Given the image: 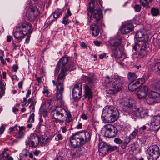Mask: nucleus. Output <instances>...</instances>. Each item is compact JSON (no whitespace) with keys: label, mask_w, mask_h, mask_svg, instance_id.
Returning <instances> with one entry per match:
<instances>
[{"label":"nucleus","mask_w":160,"mask_h":160,"mask_svg":"<svg viewBox=\"0 0 160 160\" xmlns=\"http://www.w3.org/2000/svg\"><path fill=\"white\" fill-rule=\"evenodd\" d=\"M68 57L65 56L62 58L57 63V66L55 71V75L58 74L60 68H61V71L57 78V80H53L52 82L54 86L56 87V97L58 100L62 99V93L64 89L63 82L65 78V70L66 67L68 66Z\"/></svg>","instance_id":"obj_1"},{"label":"nucleus","mask_w":160,"mask_h":160,"mask_svg":"<svg viewBox=\"0 0 160 160\" xmlns=\"http://www.w3.org/2000/svg\"><path fill=\"white\" fill-rule=\"evenodd\" d=\"M124 82L122 77L117 75H112L111 77L106 76L105 82L107 84L106 92L111 94L121 90L123 88L122 85Z\"/></svg>","instance_id":"obj_2"},{"label":"nucleus","mask_w":160,"mask_h":160,"mask_svg":"<svg viewBox=\"0 0 160 160\" xmlns=\"http://www.w3.org/2000/svg\"><path fill=\"white\" fill-rule=\"evenodd\" d=\"M91 136V133L88 131L76 132L70 137V144L74 148L80 147L90 140Z\"/></svg>","instance_id":"obj_3"},{"label":"nucleus","mask_w":160,"mask_h":160,"mask_svg":"<svg viewBox=\"0 0 160 160\" xmlns=\"http://www.w3.org/2000/svg\"><path fill=\"white\" fill-rule=\"evenodd\" d=\"M52 118L54 121L59 123L65 121L66 125L72 120V116L69 112L62 107H58L52 112Z\"/></svg>","instance_id":"obj_4"},{"label":"nucleus","mask_w":160,"mask_h":160,"mask_svg":"<svg viewBox=\"0 0 160 160\" xmlns=\"http://www.w3.org/2000/svg\"><path fill=\"white\" fill-rule=\"evenodd\" d=\"M118 110L113 106L108 105L103 109L101 119L104 123L113 122L119 117Z\"/></svg>","instance_id":"obj_5"},{"label":"nucleus","mask_w":160,"mask_h":160,"mask_svg":"<svg viewBox=\"0 0 160 160\" xmlns=\"http://www.w3.org/2000/svg\"><path fill=\"white\" fill-rule=\"evenodd\" d=\"M31 0H28L26 5V15L28 19L30 22L33 21L39 14V11L41 9V4L37 3L31 5Z\"/></svg>","instance_id":"obj_6"},{"label":"nucleus","mask_w":160,"mask_h":160,"mask_svg":"<svg viewBox=\"0 0 160 160\" xmlns=\"http://www.w3.org/2000/svg\"><path fill=\"white\" fill-rule=\"evenodd\" d=\"M134 101L132 99H125L120 103V107L122 110L129 114H132L135 110Z\"/></svg>","instance_id":"obj_7"},{"label":"nucleus","mask_w":160,"mask_h":160,"mask_svg":"<svg viewBox=\"0 0 160 160\" xmlns=\"http://www.w3.org/2000/svg\"><path fill=\"white\" fill-rule=\"evenodd\" d=\"M148 160H157L160 156V151L158 147L154 145L150 146L147 151Z\"/></svg>","instance_id":"obj_8"},{"label":"nucleus","mask_w":160,"mask_h":160,"mask_svg":"<svg viewBox=\"0 0 160 160\" xmlns=\"http://www.w3.org/2000/svg\"><path fill=\"white\" fill-rule=\"evenodd\" d=\"M82 79L83 80L86 81L88 83L84 84V89L85 90L84 97L86 98L88 97V99L90 101L92 99V94L91 91L89 86L92 87V80L91 78L83 75L82 77Z\"/></svg>","instance_id":"obj_9"},{"label":"nucleus","mask_w":160,"mask_h":160,"mask_svg":"<svg viewBox=\"0 0 160 160\" xmlns=\"http://www.w3.org/2000/svg\"><path fill=\"white\" fill-rule=\"evenodd\" d=\"M82 85L79 83L76 84L72 90V96L73 99L76 101L79 100L82 94Z\"/></svg>","instance_id":"obj_10"},{"label":"nucleus","mask_w":160,"mask_h":160,"mask_svg":"<svg viewBox=\"0 0 160 160\" xmlns=\"http://www.w3.org/2000/svg\"><path fill=\"white\" fill-rule=\"evenodd\" d=\"M29 146L31 147H37L39 144V137L35 133H31L29 137L28 141H26Z\"/></svg>","instance_id":"obj_11"},{"label":"nucleus","mask_w":160,"mask_h":160,"mask_svg":"<svg viewBox=\"0 0 160 160\" xmlns=\"http://www.w3.org/2000/svg\"><path fill=\"white\" fill-rule=\"evenodd\" d=\"M92 15L93 17L92 20L95 22L97 24L100 23L102 25V15L101 11L97 9H94L93 7V11L92 12Z\"/></svg>","instance_id":"obj_12"},{"label":"nucleus","mask_w":160,"mask_h":160,"mask_svg":"<svg viewBox=\"0 0 160 160\" xmlns=\"http://www.w3.org/2000/svg\"><path fill=\"white\" fill-rule=\"evenodd\" d=\"M23 33L22 30L20 29L18 25L14 28L13 35L15 38L19 42H20L24 38L25 35Z\"/></svg>","instance_id":"obj_13"},{"label":"nucleus","mask_w":160,"mask_h":160,"mask_svg":"<svg viewBox=\"0 0 160 160\" xmlns=\"http://www.w3.org/2000/svg\"><path fill=\"white\" fill-rule=\"evenodd\" d=\"M148 92V88L146 86H143L140 87L137 93V96L139 99L145 98Z\"/></svg>","instance_id":"obj_14"},{"label":"nucleus","mask_w":160,"mask_h":160,"mask_svg":"<svg viewBox=\"0 0 160 160\" xmlns=\"http://www.w3.org/2000/svg\"><path fill=\"white\" fill-rule=\"evenodd\" d=\"M132 114L139 118H142L148 116V112L147 111L143 109L142 108L135 107V110Z\"/></svg>","instance_id":"obj_15"},{"label":"nucleus","mask_w":160,"mask_h":160,"mask_svg":"<svg viewBox=\"0 0 160 160\" xmlns=\"http://www.w3.org/2000/svg\"><path fill=\"white\" fill-rule=\"evenodd\" d=\"M134 26L132 23L129 22H126L123 25L121 29V32L123 34H126L131 32L133 29Z\"/></svg>","instance_id":"obj_16"},{"label":"nucleus","mask_w":160,"mask_h":160,"mask_svg":"<svg viewBox=\"0 0 160 160\" xmlns=\"http://www.w3.org/2000/svg\"><path fill=\"white\" fill-rule=\"evenodd\" d=\"M18 26L20 28V29L22 30V31L23 32V34L25 35L26 34H31L32 31L31 30L32 28V25L30 23H28L26 24H19Z\"/></svg>","instance_id":"obj_17"},{"label":"nucleus","mask_w":160,"mask_h":160,"mask_svg":"<svg viewBox=\"0 0 160 160\" xmlns=\"http://www.w3.org/2000/svg\"><path fill=\"white\" fill-rule=\"evenodd\" d=\"M98 147L99 155L102 156L107 153L108 144L106 143L103 142H99Z\"/></svg>","instance_id":"obj_18"},{"label":"nucleus","mask_w":160,"mask_h":160,"mask_svg":"<svg viewBox=\"0 0 160 160\" xmlns=\"http://www.w3.org/2000/svg\"><path fill=\"white\" fill-rule=\"evenodd\" d=\"M147 41H148V40L143 42L139 52V55L140 58H144L148 54V51H151L149 48L147 47V45H146L147 43L148 42Z\"/></svg>","instance_id":"obj_19"},{"label":"nucleus","mask_w":160,"mask_h":160,"mask_svg":"<svg viewBox=\"0 0 160 160\" xmlns=\"http://www.w3.org/2000/svg\"><path fill=\"white\" fill-rule=\"evenodd\" d=\"M121 39L117 37L111 38L109 41L110 46L114 48L118 47L121 43Z\"/></svg>","instance_id":"obj_20"},{"label":"nucleus","mask_w":160,"mask_h":160,"mask_svg":"<svg viewBox=\"0 0 160 160\" xmlns=\"http://www.w3.org/2000/svg\"><path fill=\"white\" fill-rule=\"evenodd\" d=\"M100 23L96 25L95 24H92L90 27V32L94 36H97L99 33V29L98 26L100 27Z\"/></svg>","instance_id":"obj_21"},{"label":"nucleus","mask_w":160,"mask_h":160,"mask_svg":"<svg viewBox=\"0 0 160 160\" xmlns=\"http://www.w3.org/2000/svg\"><path fill=\"white\" fill-rule=\"evenodd\" d=\"M94 0H91V2H89V7L88 9V17L87 18L88 23L91 22V21L92 20L91 17L92 16V12L93 11V7L94 6Z\"/></svg>","instance_id":"obj_22"},{"label":"nucleus","mask_w":160,"mask_h":160,"mask_svg":"<svg viewBox=\"0 0 160 160\" xmlns=\"http://www.w3.org/2000/svg\"><path fill=\"white\" fill-rule=\"evenodd\" d=\"M6 86V83L4 80H2V76L0 74V98L5 94Z\"/></svg>","instance_id":"obj_23"},{"label":"nucleus","mask_w":160,"mask_h":160,"mask_svg":"<svg viewBox=\"0 0 160 160\" xmlns=\"http://www.w3.org/2000/svg\"><path fill=\"white\" fill-rule=\"evenodd\" d=\"M145 34L143 31H138L135 34V38L137 41H143L145 40Z\"/></svg>","instance_id":"obj_24"},{"label":"nucleus","mask_w":160,"mask_h":160,"mask_svg":"<svg viewBox=\"0 0 160 160\" xmlns=\"http://www.w3.org/2000/svg\"><path fill=\"white\" fill-rule=\"evenodd\" d=\"M50 141V139L47 137H42L39 138V143L41 146H44L46 145Z\"/></svg>","instance_id":"obj_25"},{"label":"nucleus","mask_w":160,"mask_h":160,"mask_svg":"<svg viewBox=\"0 0 160 160\" xmlns=\"http://www.w3.org/2000/svg\"><path fill=\"white\" fill-rule=\"evenodd\" d=\"M81 153V150L80 148H78L75 151L71 150L70 151V155L73 158H75L78 157Z\"/></svg>","instance_id":"obj_26"},{"label":"nucleus","mask_w":160,"mask_h":160,"mask_svg":"<svg viewBox=\"0 0 160 160\" xmlns=\"http://www.w3.org/2000/svg\"><path fill=\"white\" fill-rule=\"evenodd\" d=\"M113 128V125H107L105 126V130L104 131V136L109 138V135L112 129Z\"/></svg>","instance_id":"obj_27"},{"label":"nucleus","mask_w":160,"mask_h":160,"mask_svg":"<svg viewBox=\"0 0 160 160\" xmlns=\"http://www.w3.org/2000/svg\"><path fill=\"white\" fill-rule=\"evenodd\" d=\"M146 101L147 103L149 105H153L160 102L159 100L154 99L150 97H148V98Z\"/></svg>","instance_id":"obj_28"},{"label":"nucleus","mask_w":160,"mask_h":160,"mask_svg":"<svg viewBox=\"0 0 160 160\" xmlns=\"http://www.w3.org/2000/svg\"><path fill=\"white\" fill-rule=\"evenodd\" d=\"M128 79L131 82H133L137 78V75L133 72H129L127 75Z\"/></svg>","instance_id":"obj_29"},{"label":"nucleus","mask_w":160,"mask_h":160,"mask_svg":"<svg viewBox=\"0 0 160 160\" xmlns=\"http://www.w3.org/2000/svg\"><path fill=\"white\" fill-rule=\"evenodd\" d=\"M153 70L156 74L160 75V62L155 64Z\"/></svg>","instance_id":"obj_30"},{"label":"nucleus","mask_w":160,"mask_h":160,"mask_svg":"<svg viewBox=\"0 0 160 160\" xmlns=\"http://www.w3.org/2000/svg\"><path fill=\"white\" fill-rule=\"evenodd\" d=\"M131 140L127 136L125 137L124 139V141L122 142L121 145V148L123 149H125L128 144L129 143Z\"/></svg>","instance_id":"obj_31"},{"label":"nucleus","mask_w":160,"mask_h":160,"mask_svg":"<svg viewBox=\"0 0 160 160\" xmlns=\"http://www.w3.org/2000/svg\"><path fill=\"white\" fill-rule=\"evenodd\" d=\"M150 129L152 131H158L160 128V125L156 124L154 122H151L150 123Z\"/></svg>","instance_id":"obj_32"},{"label":"nucleus","mask_w":160,"mask_h":160,"mask_svg":"<svg viewBox=\"0 0 160 160\" xmlns=\"http://www.w3.org/2000/svg\"><path fill=\"white\" fill-rule=\"evenodd\" d=\"M138 87V86L137 85V84H136L135 82H131L128 85V88L130 91H134Z\"/></svg>","instance_id":"obj_33"},{"label":"nucleus","mask_w":160,"mask_h":160,"mask_svg":"<svg viewBox=\"0 0 160 160\" xmlns=\"http://www.w3.org/2000/svg\"><path fill=\"white\" fill-rule=\"evenodd\" d=\"M148 97H150L153 98H154V99L159 100L158 98L159 97V93L156 92L152 91L149 92Z\"/></svg>","instance_id":"obj_34"},{"label":"nucleus","mask_w":160,"mask_h":160,"mask_svg":"<svg viewBox=\"0 0 160 160\" xmlns=\"http://www.w3.org/2000/svg\"><path fill=\"white\" fill-rule=\"evenodd\" d=\"M63 11L60 9L58 8L53 12V17L54 18L57 19L62 13Z\"/></svg>","instance_id":"obj_35"},{"label":"nucleus","mask_w":160,"mask_h":160,"mask_svg":"<svg viewBox=\"0 0 160 160\" xmlns=\"http://www.w3.org/2000/svg\"><path fill=\"white\" fill-rule=\"evenodd\" d=\"M118 132V130L117 129L113 126V128L111 130L109 138H113L115 137L117 134Z\"/></svg>","instance_id":"obj_36"},{"label":"nucleus","mask_w":160,"mask_h":160,"mask_svg":"<svg viewBox=\"0 0 160 160\" xmlns=\"http://www.w3.org/2000/svg\"><path fill=\"white\" fill-rule=\"evenodd\" d=\"M75 68V63L72 62H71V63L68 65V66L66 67V69H65L64 71L65 72V74L66 73V72L68 71H72L74 70Z\"/></svg>","instance_id":"obj_37"},{"label":"nucleus","mask_w":160,"mask_h":160,"mask_svg":"<svg viewBox=\"0 0 160 160\" xmlns=\"http://www.w3.org/2000/svg\"><path fill=\"white\" fill-rule=\"evenodd\" d=\"M28 101L29 103H30L29 108H32L33 110H34L35 108V105L36 103V101L33 98H29Z\"/></svg>","instance_id":"obj_38"},{"label":"nucleus","mask_w":160,"mask_h":160,"mask_svg":"<svg viewBox=\"0 0 160 160\" xmlns=\"http://www.w3.org/2000/svg\"><path fill=\"white\" fill-rule=\"evenodd\" d=\"M151 122H154L157 125H160V115L154 116L152 119Z\"/></svg>","instance_id":"obj_39"},{"label":"nucleus","mask_w":160,"mask_h":160,"mask_svg":"<svg viewBox=\"0 0 160 160\" xmlns=\"http://www.w3.org/2000/svg\"><path fill=\"white\" fill-rule=\"evenodd\" d=\"M152 88L156 90L160 89V81L157 80L155 81L152 84Z\"/></svg>","instance_id":"obj_40"},{"label":"nucleus","mask_w":160,"mask_h":160,"mask_svg":"<svg viewBox=\"0 0 160 160\" xmlns=\"http://www.w3.org/2000/svg\"><path fill=\"white\" fill-rule=\"evenodd\" d=\"M151 12L153 16H157L159 15V11L158 9L152 8L151 9Z\"/></svg>","instance_id":"obj_41"},{"label":"nucleus","mask_w":160,"mask_h":160,"mask_svg":"<svg viewBox=\"0 0 160 160\" xmlns=\"http://www.w3.org/2000/svg\"><path fill=\"white\" fill-rule=\"evenodd\" d=\"M145 82V79L143 78H141L138 79L135 82L137 85L139 87L140 85L142 84Z\"/></svg>","instance_id":"obj_42"},{"label":"nucleus","mask_w":160,"mask_h":160,"mask_svg":"<svg viewBox=\"0 0 160 160\" xmlns=\"http://www.w3.org/2000/svg\"><path fill=\"white\" fill-rule=\"evenodd\" d=\"M152 0H140L141 4L143 7L148 6Z\"/></svg>","instance_id":"obj_43"},{"label":"nucleus","mask_w":160,"mask_h":160,"mask_svg":"<svg viewBox=\"0 0 160 160\" xmlns=\"http://www.w3.org/2000/svg\"><path fill=\"white\" fill-rule=\"evenodd\" d=\"M24 132H21L19 131L18 132L15 134V137L17 139H20L23 138L24 135Z\"/></svg>","instance_id":"obj_44"},{"label":"nucleus","mask_w":160,"mask_h":160,"mask_svg":"<svg viewBox=\"0 0 160 160\" xmlns=\"http://www.w3.org/2000/svg\"><path fill=\"white\" fill-rule=\"evenodd\" d=\"M138 133V130L137 129L134 130L133 131L128 137L131 140L135 138Z\"/></svg>","instance_id":"obj_45"},{"label":"nucleus","mask_w":160,"mask_h":160,"mask_svg":"<svg viewBox=\"0 0 160 160\" xmlns=\"http://www.w3.org/2000/svg\"><path fill=\"white\" fill-rule=\"evenodd\" d=\"M118 147L116 146H112L108 145V148L107 149V153L109 152H111L116 149Z\"/></svg>","instance_id":"obj_46"},{"label":"nucleus","mask_w":160,"mask_h":160,"mask_svg":"<svg viewBox=\"0 0 160 160\" xmlns=\"http://www.w3.org/2000/svg\"><path fill=\"white\" fill-rule=\"evenodd\" d=\"M63 139V137L62 135L60 133L57 134L55 137V140L58 141L62 140Z\"/></svg>","instance_id":"obj_47"},{"label":"nucleus","mask_w":160,"mask_h":160,"mask_svg":"<svg viewBox=\"0 0 160 160\" xmlns=\"http://www.w3.org/2000/svg\"><path fill=\"white\" fill-rule=\"evenodd\" d=\"M35 115L34 113H32V114L30 116L29 118L28 121L31 122L32 123L34 121Z\"/></svg>","instance_id":"obj_48"},{"label":"nucleus","mask_w":160,"mask_h":160,"mask_svg":"<svg viewBox=\"0 0 160 160\" xmlns=\"http://www.w3.org/2000/svg\"><path fill=\"white\" fill-rule=\"evenodd\" d=\"M71 13L70 11V10L68 9L67 10V13L65 14L64 17H63V18L67 19L69 17V16H71Z\"/></svg>","instance_id":"obj_49"},{"label":"nucleus","mask_w":160,"mask_h":160,"mask_svg":"<svg viewBox=\"0 0 160 160\" xmlns=\"http://www.w3.org/2000/svg\"><path fill=\"white\" fill-rule=\"evenodd\" d=\"M70 22V21H69L68 19L65 18L64 19V18H63L62 23L65 26L68 24Z\"/></svg>","instance_id":"obj_50"},{"label":"nucleus","mask_w":160,"mask_h":160,"mask_svg":"<svg viewBox=\"0 0 160 160\" xmlns=\"http://www.w3.org/2000/svg\"><path fill=\"white\" fill-rule=\"evenodd\" d=\"M141 8V6L139 5H136L134 6L135 11L137 12L140 11Z\"/></svg>","instance_id":"obj_51"},{"label":"nucleus","mask_w":160,"mask_h":160,"mask_svg":"<svg viewBox=\"0 0 160 160\" xmlns=\"http://www.w3.org/2000/svg\"><path fill=\"white\" fill-rule=\"evenodd\" d=\"M17 125H16L13 127H10L9 129V131L10 132H12L14 131L17 130Z\"/></svg>","instance_id":"obj_52"},{"label":"nucleus","mask_w":160,"mask_h":160,"mask_svg":"<svg viewBox=\"0 0 160 160\" xmlns=\"http://www.w3.org/2000/svg\"><path fill=\"white\" fill-rule=\"evenodd\" d=\"M68 123H69L67 125H66V124H65V126H62L61 127L60 129L61 130L62 133H65L67 131V127L69 125Z\"/></svg>","instance_id":"obj_53"},{"label":"nucleus","mask_w":160,"mask_h":160,"mask_svg":"<svg viewBox=\"0 0 160 160\" xmlns=\"http://www.w3.org/2000/svg\"><path fill=\"white\" fill-rule=\"evenodd\" d=\"M114 141L115 143L118 144H120L122 143V141L118 138H115Z\"/></svg>","instance_id":"obj_54"},{"label":"nucleus","mask_w":160,"mask_h":160,"mask_svg":"<svg viewBox=\"0 0 160 160\" xmlns=\"http://www.w3.org/2000/svg\"><path fill=\"white\" fill-rule=\"evenodd\" d=\"M55 160H67L64 157L61 156H58Z\"/></svg>","instance_id":"obj_55"},{"label":"nucleus","mask_w":160,"mask_h":160,"mask_svg":"<svg viewBox=\"0 0 160 160\" xmlns=\"http://www.w3.org/2000/svg\"><path fill=\"white\" fill-rule=\"evenodd\" d=\"M5 129V127L3 124H2V126L0 127V135L3 133Z\"/></svg>","instance_id":"obj_56"},{"label":"nucleus","mask_w":160,"mask_h":160,"mask_svg":"<svg viewBox=\"0 0 160 160\" xmlns=\"http://www.w3.org/2000/svg\"><path fill=\"white\" fill-rule=\"evenodd\" d=\"M27 98L24 97L23 99V101L21 102V105L22 106H23L25 105L27 103Z\"/></svg>","instance_id":"obj_57"},{"label":"nucleus","mask_w":160,"mask_h":160,"mask_svg":"<svg viewBox=\"0 0 160 160\" xmlns=\"http://www.w3.org/2000/svg\"><path fill=\"white\" fill-rule=\"evenodd\" d=\"M18 68V67L17 65H14L12 67V70L14 72H16Z\"/></svg>","instance_id":"obj_58"},{"label":"nucleus","mask_w":160,"mask_h":160,"mask_svg":"<svg viewBox=\"0 0 160 160\" xmlns=\"http://www.w3.org/2000/svg\"><path fill=\"white\" fill-rule=\"evenodd\" d=\"M81 118L84 120H87L88 118L87 116L84 113L82 114Z\"/></svg>","instance_id":"obj_59"},{"label":"nucleus","mask_w":160,"mask_h":160,"mask_svg":"<svg viewBox=\"0 0 160 160\" xmlns=\"http://www.w3.org/2000/svg\"><path fill=\"white\" fill-rule=\"evenodd\" d=\"M48 90L47 88H44V90L42 92L45 96H47L48 95Z\"/></svg>","instance_id":"obj_60"},{"label":"nucleus","mask_w":160,"mask_h":160,"mask_svg":"<svg viewBox=\"0 0 160 160\" xmlns=\"http://www.w3.org/2000/svg\"><path fill=\"white\" fill-rule=\"evenodd\" d=\"M94 43L95 45L97 46H99L101 44V42L98 41H94Z\"/></svg>","instance_id":"obj_61"},{"label":"nucleus","mask_w":160,"mask_h":160,"mask_svg":"<svg viewBox=\"0 0 160 160\" xmlns=\"http://www.w3.org/2000/svg\"><path fill=\"white\" fill-rule=\"evenodd\" d=\"M53 21V20H52L47 22L45 23V26H46V27H47L48 25H51Z\"/></svg>","instance_id":"obj_62"},{"label":"nucleus","mask_w":160,"mask_h":160,"mask_svg":"<svg viewBox=\"0 0 160 160\" xmlns=\"http://www.w3.org/2000/svg\"><path fill=\"white\" fill-rule=\"evenodd\" d=\"M23 83V82L22 81H21L18 82V86L19 88L20 89H22V88Z\"/></svg>","instance_id":"obj_63"},{"label":"nucleus","mask_w":160,"mask_h":160,"mask_svg":"<svg viewBox=\"0 0 160 160\" xmlns=\"http://www.w3.org/2000/svg\"><path fill=\"white\" fill-rule=\"evenodd\" d=\"M106 54L105 53H103V54H101L99 55V58L101 59H102L105 58H106Z\"/></svg>","instance_id":"obj_64"}]
</instances>
